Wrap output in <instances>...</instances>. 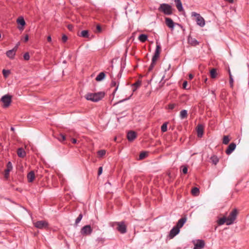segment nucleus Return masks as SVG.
<instances>
[{
	"label": "nucleus",
	"mask_w": 249,
	"mask_h": 249,
	"mask_svg": "<svg viewBox=\"0 0 249 249\" xmlns=\"http://www.w3.org/2000/svg\"><path fill=\"white\" fill-rule=\"evenodd\" d=\"M105 96L104 92L97 93H88L85 95V98L94 102H97L102 100Z\"/></svg>",
	"instance_id": "obj_1"
},
{
	"label": "nucleus",
	"mask_w": 249,
	"mask_h": 249,
	"mask_svg": "<svg viewBox=\"0 0 249 249\" xmlns=\"http://www.w3.org/2000/svg\"><path fill=\"white\" fill-rule=\"evenodd\" d=\"M158 10L167 15H170L172 14V8L168 4H161L158 8Z\"/></svg>",
	"instance_id": "obj_2"
},
{
	"label": "nucleus",
	"mask_w": 249,
	"mask_h": 249,
	"mask_svg": "<svg viewBox=\"0 0 249 249\" xmlns=\"http://www.w3.org/2000/svg\"><path fill=\"white\" fill-rule=\"evenodd\" d=\"M238 214V211L236 209H233L230 213L227 219V225H231L234 223V221L236 219V217Z\"/></svg>",
	"instance_id": "obj_3"
},
{
	"label": "nucleus",
	"mask_w": 249,
	"mask_h": 249,
	"mask_svg": "<svg viewBox=\"0 0 249 249\" xmlns=\"http://www.w3.org/2000/svg\"><path fill=\"white\" fill-rule=\"evenodd\" d=\"M191 15L196 18V22L198 25L200 27H203L205 25V21L204 18L201 17L199 14L193 12L192 13Z\"/></svg>",
	"instance_id": "obj_4"
},
{
	"label": "nucleus",
	"mask_w": 249,
	"mask_h": 249,
	"mask_svg": "<svg viewBox=\"0 0 249 249\" xmlns=\"http://www.w3.org/2000/svg\"><path fill=\"white\" fill-rule=\"evenodd\" d=\"M1 101L3 103V107H8L11 103L12 96L8 94L4 95L1 97Z\"/></svg>",
	"instance_id": "obj_5"
},
{
	"label": "nucleus",
	"mask_w": 249,
	"mask_h": 249,
	"mask_svg": "<svg viewBox=\"0 0 249 249\" xmlns=\"http://www.w3.org/2000/svg\"><path fill=\"white\" fill-rule=\"evenodd\" d=\"M116 224L117 226V230L121 233L124 234L126 232V226L124 222H116Z\"/></svg>",
	"instance_id": "obj_6"
},
{
	"label": "nucleus",
	"mask_w": 249,
	"mask_h": 249,
	"mask_svg": "<svg viewBox=\"0 0 249 249\" xmlns=\"http://www.w3.org/2000/svg\"><path fill=\"white\" fill-rule=\"evenodd\" d=\"M34 225L35 227L38 229H42L47 228L48 226V223L46 221L40 220L34 222Z\"/></svg>",
	"instance_id": "obj_7"
},
{
	"label": "nucleus",
	"mask_w": 249,
	"mask_h": 249,
	"mask_svg": "<svg viewBox=\"0 0 249 249\" xmlns=\"http://www.w3.org/2000/svg\"><path fill=\"white\" fill-rule=\"evenodd\" d=\"M92 231L90 225H86L84 226L81 230V233L83 235H90Z\"/></svg>",
	"instance_id": "obj_8"
},
{
	"label": "nucleus",
	"mask_w": 249,
	"mask_h": 249,
	"mask_svg": "<svg viewBox=\"0 0 249 249\" xmlns=\"http://www.w3.org/2000/svg\"><path fill=\"white\" fill-rule=\"evenodd\" d=\"M18 46L17 45L13 49L7 51L6 53L7 56L10 59H14L16 55V53L18 50Z\"/></svg>",
	"instance_id": "obj_9"
},
{
	"label": "nucleus",
	"mask_w": 249,
	"mask_h": 249,
	"mask_svg": "<svg viewBox=\"0 0 249 249\" xmlns=\"http://www.w3.org/2000/svg\"><path fill=\"white\" fill-rule=\"evenodd\" d=\"M13 165L10 161H9L6 165V169L4 171V177L6 178H8L9 176V172L12 170Z\"/></svg>",
	"instance_id": "obj_10"
},
{
	"label": "nucleus",
	"mask_w": 249,
	"mask_h": 249,
	"mask_svg": "<svg viewBox=\"0 0 249 249\" xmlns=\"http://www.w3.org/2000/svg\"><path fill=\"white\" fill-rule=\"evenodd\" d=\"M179 231L180 230L178 227H177L176 226L174 227L169 232V236L170 238L172 239L174 238L179 233Z\"/></svg>",
	"instance_id": "obj_11"
},
{
	"label": "nucleus",
	"mask_w": 249,
	"mask_h": 249,
	"mask_svg": "<svg viewBox=\"0 0 249 249\" xmlns=\"http://www.w3.org/2000/svg\"><path fill=\"white\" fill-rule=\"evenodd\" d=\"M194 245L193 249H202L205 246V242L203 240H197Z\"/></svg>",
	"instance_id": "obj_12"
},
{
	"label": "nucleus",
	"mask_w": 249,
	"mask_h": 249,
	"mask_svg": "<svg viewBox=\"0 0 249 249\" xmlns=\"http://www.w3.org/2000/svg\"><path fill=\"white\" fill-rule=\"evenodd\" d=\"M236 148V144L235 143L232 142L230 144V145L228 146L227 149L226 150V153L227 155H230L235 149Z\"/></svg>",
	"instance_id": "obj_13"
},
{
	"label": "nucleus",
	"mask_w": 249,
	"mask_h": 249,
	"mask_svg": "<svg viewBox=\"0 0 249 249\" xmlns=\"http://www.w3.org/2000/svg\"><path fill=\"white\" fill-rule=\"evenodd\" d=\"M188 43L192 46H196L198 45L199 42L195 38L189 36L188 38Z\"/></svg>",
	"instance_id": "obj_14"
},
{
	"label": "nucleus",
	"mask_w": 249,
	"mask_h": 249,
	"mask_svg": "<svg viewBox=\"0 0 249 249\" xmlns=\"http://www.w3.org/2000/svg\"><path fill=\"white\" fill-rule=\"evenodd\" d=\"M204 126L202 124H198L196 127V131L197 133V136L198 137H202L203 134Z\"/></svg>",
	"instance_id": "obj_15"
},
{
	"label": "nucleus",
	"mask_w": 249,
	"mask_h": 249,
	"mask_svg": "<svg viewBox=\"0 0 249 249\" xmlns=\"http://www.w3.org/2000/svg\"><path fill=\"white\" fill-rule=\"evenodd\" d=\"M165 23L166 25L170 28L173 29L175 26V23L173 20L169 18H165Z\"/></svg>",
	"instance_id": "obj_16"
},
{
	"label": "nucleus",
	"mask_w": 249,
	"mask_h": 249,
	"mask_svg": "<svg viewBox=\"0 0 249 249\" xmlns=\"http://www.w3.org/2000/svg\"><path fill=\"white\" fill-rule=\"evenodd\" d=\"M137 136L136 133L133 131H130L127 133V138L129 141H133Z\"/></svg>",
	"instance_id": "obj_17"
},
{
	"label": "nucleus",
	"mask_w": 249,
	"mask_h": 249,
	"mask_svg": "<svg viewBox=\"0 0 249 249\" xmlns=\"http://www.w3.org/2000/svg\"><path fill=\"white\" fill-rule=\"evenodd\" d=\"M187 221V218L184 217L180 218L178 222L176 227H178L179 229L183 227L185 223Z\"/></svg>",
	"instance_id": "obj_18"
},
{
	"label": "nucleus",
	"mask_w": 249,
	"mask_h": 249,
	"mask_svg": "<svg viewBox=\"0 0 249 249\" xmlns=\"http://www.w3.org/2000/svg\"><path fill=\"white\" fill-rule=\"evenodd\" d=\"M27 179L29 182H32L35 178V173L33 171H30L28 174H27Z\"/></svg>",
	"instance_id": "obj_19"
},
{
	"label": "nucleus",
	"mask_w": 249,
	"mask_h": 249,
	"mask_svg": "<svg viewBox=\"0 0 249 249\" xmlns=\"http://www.w3.org/2000/svg\"><path fill=\"white\" fill-rule=\"evenodd\" d=\"M160 50H161V47H160V45L158 42H157L156 43V50H155V52L154 56H156L157 58H158L160 56Z\"/></svg>",
	"instance_id": "obj_20"
},
{
	"label": "nucleus",
	"mask_w": 249,
	"mask_h": 249,
	"mask_svg": "<svg viewBox=\"0 0 249 249\" xmlns=\"http://www.w3.org/2000/svg\"><path fill=\"white\" fill-rule=\"evenodd\" d=\"M17 154L20 158H24L26 156V152L22 148H19L17 150Z\"/></svg>",
	"instance_id": "obj_21"
},
{
	"label": "nucleus",
	"mask_w": 249,
	"mask_h": 249,
	"mask_svg": "<svg viewBox=\"0 0 249 249\" xmlns=\"http://www.w3.org/2000/svg\"><path fill=\"white\" fill-rule=\"evenodd\" d=\"M175 2L176 3V7L178 10L179 12L182 11L183 9L180 0H175Z\"/></svg>",
	"instance_id": "obj_22"
},
{
	"label": "nucleus",
	"mask_w": 249,
	"mask_h": 249,
	"mask_svg": "<svg viewBox=\"0 0 249 249\" xmlns=\"http://www.w3.org/2000/svg\"><path fill=\"white\" fill-rule=\"evenodd\" d=\"M225 223H226V224L227 225V219L226 216L220 218L217 221V223L219 225H223Z\"/></svg>",
	"instance_id": "obj_23"
},
{
	"label": "nucleus",
	"mask_w": 249,
	"mask_h": 249,
	"mask_svg": "<svg viewBox=\"0 0 249 249\" xmlns=\"http://www.w3.org/2000/svg\"><path fill=\"white\" fill-rule=\"evenodd\" d=\"M148 36L145 34H141L139 37V40L142 42H145L147 39Z\"/></svg>",
	"instance_id": "obj_24"
},
{
	"label": "nucleus",
	"mask_w": 249,
	"mask_h": 249,
	"mask_svg": "<svg viewBox=\"0 0 249 249\" xmlns=\"http://www.w3.org/2000/svg\"><path fill=\"white\" fill-rule=\"evenodd\" d=\"M217 75V71H216V69H212L211 71H210V76H211V77L213 79H214L216 77Z\"/></svg>",
	"instance_id": "obj_25"
},
{
	"label": "nucleus",
	"mask_w": 249,
	"mask_h": 249,
	"mask_svg": "<svg viewBox=\"0 0 249 249\" xmlns=\"http://www.w3.org/2000/svg\"><path fill=\"white\" fill-rule=\"evenodd\" d=\"M105 73L104 72H101L96 76L95 79L97 81H100L105 77Z\"/></svg>",
	"instance_id": "obj_26"
},
{
	"label": "nucleus",
	"mask_w": 249,
	"mask_h": 249,
	"mask_svg": "<svg viewBox=\"0 0 249 249\" xmlns=\"http://www.w3.org/2000/svg\"><path fill=\"white\" fill-rule=\"evenodd\" d=\"M55 137L60 142H62L66 140V137L63 134H59Z\"/></svg>",
	"instance_id": "obj_27"
},
{
	"label": "nucleus",
	"mask_w": 249,
	"mask_h": 249,
	"mask_svg": "<svg viewBox=\"0 0 249 249\" xmlns=\"http://www.w3.org/2000/svg\"><path fill=\"white\" fill-rule=\"evenodd\" d=\"M118 85H119V84L117 81H116L114 80H112L111 83V86L112 87H115V89H114L113 93H114L117 90L118 88Z\"/></svg>",
	"instance_id": "obj_28"
},
{
	"label": "nucleus",
	"mask_w": 249,
	"mask_h": 249,
	"mask_svg": "<svg viewBox=\"0 0 249 249\" xmlns=\"http://www.w3.org/2000/svg\"><path fill=\"white\" fill-rule=\"evenodd\" d=\"M17 22L18 24L21 25L22 26H24L25 25V21L23 18L22 17H19L17 19Z\"/></svg>",
	"instance_id": "obj_29"
},
{
	"label": "nucleus",
	"mask_w": 249,
	"mask_h": 249,
	"mask_svg": "<svg viewBox=\"0 0 249 249\" xmlns=\"http://www.w3.org/2000/svg\"><path fill=\"white\" fill-rule=\"evenodd\" d=\"M188 114L187 111L186 110H182L180 112V117L181 119H183L184 118H186L187 117Z\"/></svg>",
	"instance_id": "obj_30"
},
{
	"label": "nucleus",
	"mask_w": 249,
	"mask_h": 249,
	"mask_svg": "<svg viewBox=\"0 0 249 249\" xmlns=\"http://www.w3.org/2000/svg\"><path fill=\"white\" fill-rule=\"evenodd\" d=\"M80 36L83 37L88 38L89 37V32L88 30L82 31L80 34Z\"/></svg>",
	"instance_id": "obj_31"
},
{
	"label": "nucleus",
	"mask_w": 249,
	"mask_h": 249,
	"mask_svg": "<svg viewBox=\"0 0 249 249\" xmlns=\"http://www.w3.org/2000/svg\"><path fill=\"white\" fill-rule=\"evenodd\" d=\"M213 163L216 165L219 161V159L216 156H213L211 158Z\"/></svg>",
	"instance_id": "obj_32"
},
{
	"label": "nucleus",
	"mask_w": 249,
	"mask_h": 249,
	"mask_svg": "<svg viewBox=\"0 0 249 249\" xmlns=\"http://www.w3.org/2000/svg\"><path fill=\"white\" fill-rule=\"evenodd\" d=\"M192 194L194 196H197L199 194V191L197 187H194L191 191Z\"/></svg>",
	"instance_id": "obj_33"
},
{
	"label": "nucleus",
	"mask_w": 249,
	"mask_h": 249,
	"mask_svg": "<svg viewBox=\"0 0 249 249\" xmlns=\"http://www.w3.org/2000/svg\"><path fill=\"white\" fill-rule=\"evenodd\" d=\"M141 85V82L140 81H137L134 84H133V86L135 87L133 89V91L136 90Z\"/></svg>",
	"instance_id": "obj_34"
},
{
	"label": "nucleus",
	"mask_w": 249,
	"mask_h": 249,
	"mask_svg": "<svg viewBox=\"0 0 249 249\" xmlns=\"http://www.w3.org/2000/svg\"><path fill=\"white\" fill-rule=\"evenodd\" d=\"M161 130L162 132H165L167 130V123H164L161 126Z\"/></svg>",
	"instance_id": "obj_35"
},
{
	"label": "nucleus",
	"mask_w": 249,
	"mask_h": 249,
	"mask_svg": "<svg viewBox=\"0 0 249 249\" xmlns=\"http://www.w3.org/2000/svg\"><path fill=\"white\" fill-rule=\"evenodd\" d=\"M230 141V139L228 136H224L223 139V143L225 144H227Z\"/></svg>",
	"instance_id": "obj_36"
},
{
	"label": "nucleus",
	"mask_w": 249,
	"mask_h": 249,
	"mask_svg": "<svg viewBox=\"0 0 249 249\" xmlns=\"http://www.w3.org/2000/svg\"><path fill=\"white\" fill-rule=\"evenodd\" d=\"M229 76H230V84L231 87H232L233 86V79L232 75L231 74V71L230 70H229Z\"/></svg>",
	"instance_id": "obj_37"
},
{
	"label": "nucleus",
	"mask_w": 249,
	"mask_h": 249,
	"mask_svg": "<svg viewBox=\"0 0 249 249\" xmlns=\"http://www.w3.org/2000/svg\"><path fill=\"white\" fill-rule=\"evenodd\" d=\"M147 155H148V154L146 152H141L139 155V160L143 159L147 156Z\"/></svg>",
	"instance_id": "obj_38"
},
{
	"label": "nucleus",
	"mask_w": 249,
	"mask_h": 249,
	"mask_svg": "<svg viewBox=\"0 0 249 249\" xmlns=\"http://www.w3.org/2000/svg\"><path fill=\"white\" fill-rule=\"evenodd\" d=\"M177 106H178V105L176 104H175V103L169 104L168 105V109L172 110V109H174Z\"/></svg>",
	"instance_id": "obj_39"
},
{
	"label": "nucleus",
	"mask_w": 249,
	"mask_h": 249,
	"mask_svg": "<svg viewBox=\"0 0 249 249\" xmlns=\"http://www.w3.org/2000/svg\"><path fill=\"white\" fill-rule=\"evenodd\" d=\"M10 72L9 70H2V74L4 77L6 78L9 74H10Z\"/></svg>",
	"instance_id": "obj_40"
},
{
	"label": "nucleus",
	"mask_w": 249,
	"mask_h": 249,
	"mask_svg": "<svg viewBox=\"0 0 249 249\" xmlns=\"http://www.w3.org/2000/svg\"><path fill=\"white\" fill-rule=\"evenodd\" d=\"M106 150H101L98 151V155L100 157H103L106 154Z\"/></svg>",
	"instance_id": "obj_41"
},
{
	"label": "nucleus",
	"mask_w": 249,
	"mask_h": 249,
	"mask_svg": "<svg viewBox=\"0 0 249 249\" xmlns=\"http://www.w3.org/2000/svg\"><path fill=\"white\" fill-rule=\"evenodd\" d=\"M83 215L82 214H80L77 217L75 220V224H77L81 220L82 218Z\"/></svg>",
	"instance_id": "obj_42"
},
{
	"label": "nucleus",
	"mask_w": 249,
	"mask_h": 249,
	"mask_svg": "<svg viewBox=\"0 0 249 249\" xmlns=\"http://www.w3.org/2000/svg\"><path fill=\"white\" fill-rule=\"evenodd\" d=\"M182 172L184 174H186L188 172V168L186 166H182Z\"/></svg>",
	"instance_id": "obj_43"
},
{
	"label": "nucleus",
	"mask_w": 249,
	"mask_h": 249,
	"mask_svg": "<svg viewBox=\"0 0 249 249\" xmlns=\"http://www.w3.org/2000/svg\"><path fill=\"white\" fill-rule=\"evenodd\" d=\"M24 59L25 60H28L30 59V55L28 53H26L24 54L23 55Z\"/></svg>",
	"instance_id": "obj_44"
},
{
	"label": "nucleus",
	"mask_w": 249,
	"mask_h": 249,
	"mask_svg": "<svg viewBox=\"0 0 249 249\" xmlns=\"http://www.w3.org/2000/svg\"><path fill=\"white\" fill-rule=\"evenodd\" d=\"M67 39H68L67 36L66 35H63L62 36V41L63 42H65L67 41Z\"/></svg>",
	"instance_id": "obj_45"
},
{
	"label": "nucleus",
	"mask_w": 249,
	"mask_h": 249,
	"mask_svg": "<svg viewBox=\"0 0 249 249\" xmlns=\"http://www.w3.org/2000/svg\"><path fill=\"white\" fill-rule=\"evenodd\" d=\"M155 64L156 63H153V62H151V64L148 69V71H151L153 69L154 67L155 66Z\"/></svg>",
	"instance_id": "obj_46"
},
{
	"label": "nucleus",
	"mask_w": 249,
	"mask_h": 249,
	"mask_svg": "<svg viewBox=\"0 0 249 249\" xmlns=\"http://www.w3.org/2000/svg\"><path fill=\"white\" fill-rule=\"evenodd\" d=\"M96 30H97L98 32H101L102 31V28L100 25H97L96 26Z\"/></svg>",
	"instance_id": "obj_47"
},
{
	"label": "nucleus",
	"mask_w": 249,
	"mask_h": 249,
	"mask_svg": "<svg viewBox=\"0 0 249 249\" xmlns=\"http://www.w3.org/2000/svg\"><path fill=\"white\" fill-rule=\"evenodd\" d=\"M187 86V82L186 81H184L183 83V85H182L183 88L184 89H186Z\"/></svg>",
	"instance_id": "obj_48"
},
{
	"label": "nucleus",
	"mask_w": 249,
	"mask_h": 249,
	"mask_svg": "<svg viewBox=\"0 0 249 249\" xmlns=\"http://www.w3.org/2000/svg\"><path fill=\"white\" fill-rule=\"evenodd\" d=\"M102 171H103L102 167H100L98 169V176H100L102 173Z\"/></svg>",
	"instance_id": "obj_49"
},
{
	"label": "nucleus",
	"mask_w": 249,
	"mask_h": 249,
	"mask_svg": "<svg viewBox=\"0 0 249 249\" xmlns=\"http://www.w3.org/2000/svg\"><path fill=\"white\" fill-rule=\"evenodd\" d=\"M157 59H158V58H157L156 56H154L153 55V56L152 57V62H153V63H156Z\"/></svg>",
	"instance_id": "obj_50"
},
{
	"label": "nucleus",
	"mask_w": 249,
	"mask_h": 249,
	"mask_svg": "<svg viewBox=\"0 0 249 249\" xmlns=\"http://www.w3.org/2000/svg\"><path fill=\"white\" fill-rule=\"evenodd\" d=\"M188 78L189 80H192L194 78V75L192 73H189L188 75Z\"/></svg>",
	"instance_id": "obj_51"
},
{
	"label": "nucleus",
	"mask_w": 249,
	"mask_h": 249,
	"mask_svg": "<svg viewBox=\"0 0 249 249\" xmlns=\"http://www.w3.org/2000/svg\"><path fill=\"white\" fill-rule=\"evenodd\" d=\"M28 40H29V37H28V36L27 35L24 37V42H27Z\"/></svg>",
	"instance_id": "obj_52"
},
{
	"label": "nucleus",
	"mask_w": 249,
	"mask_h": 249,
	"mask_svg": "<svg viewBox=\"0 0 249 249\" xmlns=\"http://www.w3.org/2000/svg\"><path fill=\"white\" fill-rule=\"evenodd\" d=\"M47 41L49 42H52V38H51V36H48L47 37Z\"/></svg>",
	"instance_id": "obj_53"
},
{
	"label": "nucleus",
	"mask_w": 249,
	"mask_h": 249,
	"mask_svg": "<svg viewBox=\"0 0 249 249\" xmlns=\"http://www.w3.org/2000/svg\"><path fill=\"white\" fill-rule=\"evenodd\" d=\"M226 1H227L230 3H232L234 2V0H224Z\"/></svg>",
	"instance_id": "obj_54"
},
{
	"label": "nucleus",
	"mask_w": 249,
	"mask_h": 249,
	"mask_svg": "<svg viewBox=\"0 0 249 249\" xmlns=\"http://www.w3.org/2000/svg\"><path fill=\"white\" fill-rule=\"evenodd\" d=\"M71 142H72L73 143H76L77 141H76V140L75 139L73 138V139H72V140H71Z\"/></svg>",
	"instance_id": "obj_55"
},
{
	"label": "nucleus",
	"mask_w": 249,
	"mask_h": 249,
	"mask_svg": "<svg viewBox=\"0 0 249 249\" xmlns=\"http://www.w3.org/2000/svg\"><path fill=\"white\" fill-rule=\"evenodd\" d=\"M72 26L71 25H69L68 28L69 30H71L72 29Z\"/></svg>",
	"instance_id": "obj_56"
},
{
	"label": "nucleus",
	"mask_w": 249,
	"mask_h": 249,
	"mask_svg": "<svg viewBox=\"0 0 249 249\" xmlns=\"http://www.w3.org/2000/svg\"><path fill=\"white\" fill-rule=\"evenodd\" d=\"M11 130L12 131H14L15 130V129H14V128L13 127H12L11 128Z\"/></svg>",
	"instance_id": "obj_57"
},
{
	"label": "nucleus",
	"mask_w": 249,
	"mask_h": 249,
	"mask_svg": "<svg viewBox=\"0 0 249 249\" xmlns=\"http://www.w3.org/2000/svg\"><path fill=\"white\" fill-rule=\"evenodd\" d=\"M207 81V78H206L205 79H204V82H206V81Z\"/></svg>",
	"instance_id": "obj_58"
}]
</instances>
